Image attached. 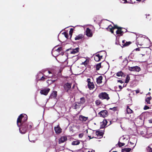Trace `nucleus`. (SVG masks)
<instances>
[{
  "label": "nucleus",
  "mask_w": 152,
  "mask_h": 152,
  "mask_svg": "<svg viewBox=\"0 0 152 152\" xmlns=\"http://www.w3.org/2000/svg\"><path fill=\"white\" fill-rule=\"evenodd\" d=\"M98 115H99L100 117L105 118L109 114L107 110H102L99 112Z\"/></svg>",
  "instance_id": "nucleus-7"
},
{
  "label": "nucleus",
  "mask_w": 152,
  "mask_h": 152,
  "mask_svg": "<svg viewBox=\"0 0 152 152\" xmlns=\"http://www.w3.org/2000/svg\"><path fill=\"white\" fill-rule=\"evenodd\" d=\"M27 115L25 114H21L17 118V123L18 126L20 127L23 124L26 123L25 122L27 120Z\"/></svg>",
  "instance_id": "nucleus-2"
},
{
  "label": "nucleus",
  "mask_w": 152,
  "mask_h": 152,
  "mask_svg": "<svg viewBox=\"0 0 152 152\" xmlns=\"http://www.w3.org/2000/svg\"><path fill=\"white\" fill-rule=\"evenodd\" d=\"M151 96L145 99V102H146L147 104H150V100L151 99Z\"/></svg>",
  "instance_id": "nucleus-33"
},
{
  "label": "nucleus",
  "mask_w": 152,
  "mask_h": 152,
  "mask_svg": "<svg viewBox=\"0 0 152 152\" xmlns=\"http://www.w3.org/2000/svg\"><path fill=\"white\" fill-rule=\"evenodd\" d=\"M86 34L89 37H91L92 36L93 34L91 30L88 28H86Z\"/></svg>",
  "instance_id": "nucleus-13"
},
{
  "label": "nucleus",
  "mask_w": 152,
  "mask_h": 152,
  "mask_svg": "<svg viewBox=\"0 0 152 152\" xmlns=\"http://www.w3.org/2000/svg\"><path fill=\"white\" fill-rule=\"evenodd\" d=\"M88 119V117L84 116L82 115H80L79 117V120L82 122H85Z\"/></svg>",
  "instance_id": "nucleus-19"
},
{
  "label": "nucleus",
  "mask_w": 152,
  "mask_h": 152,
  "mask_svg": "<svg viewBox=\"0 0 152 152\" xmlns=\"http://www.w3.org/2000/svg\"><path fill=\"white\" fill-rule=\"evenodd\" d=\"M130 79V77H129V75H127L126 76V79L125 81V83H128L129 82Z\"/></svg>",
  "instance_id": "nucleus-34"
},
{
  "label": "nucleus",
  "mask_w": 152,
  "mask_h": 152,
  "mask_svg": "<svg viewBox=\"0 0 152 152\" xmlns=\"http://www.w3.org/2000/svg\"><path fill=\"white\" fill-rule=\"evenodd\" d=\"M79 48H77L75 49H72L71 48H70L67 49L66 51H68L69 50H71L70 51V53L75 54L76 53H78L79 51Z\"/></svg>",
  "instance_id": "nucleus-12"
},
{
  "label": "nucleus",
  "mask_w": 152,
  "mask_h": 152,
  "mask_svg": "<svg viewBox=\"0 0 152 152\" xmlns=\"http://www.w3.org/2000/svg\"><path fill=\"white\" fill-rule=\"evenodd\" d=\"M94 151H88L87 152H94Z\"/></svg>",
  "instance_id": "nucleus-57"
},
{
  "label": "nucleus",
  "mask_w": 152,
  "mask_h": 152,
  "mask_svg": "<svg viewBox=\"0 0 152 152\" xmlns=\"http://www.w3.org/2000/svg\"><path fill=\"white\" fill-rule=\"evenodd\" d=\"M46 78L44 76H42V77L39 80H40L44 81Z\"/></svg>",
  "instance_id": "nucleus-47"
},
{
  "label": "nucleus",
  "mask_w": 152,
  "mask_h": 152,
  "mask_svg": "<svg viewBox=\"0 0 152 152\" xmlns=\"http://www.w3.org/2000/svg\"><path fill=\"white\" fill-rule=\"evenodd\" d=\"M129 69L130 71H136L138 72H139L141 70L140 68L137 66L130 67L129 68Z\"/></svg>",
  "instance_id": "nucleus-8"
},
{
  "label": "nucleus",
  "mask_w": 152,
  "mask_h": 152,
  "mask_svg": "<svg viewBox=\"0 0 152 152\" xmlns=\"http://www.w3.org/2000/svg\"><path fill=\"white\" fill-rule=\"evenodd\" d=\"M124 1L125 3H126L127 2V0H123Z\"/></svg>",
  "instance_id": "nucleus-58"
},
{
  "label": "nucleus",
  "mask_w": 152,
  "mask_h": 152,
  "mask_svg": "<svg viewBox=\"0 0 152 152\" xmlns=\"http://www.w3.org/2000/svg\"><path fill=\"white\" fill-rule=\"evenodd\" d=\"M72 85V83L68 82L65 83L63 85L64 91L69 93L71 88Z\"/></svg>",
  "instance_id": "nucleus-4"
},
{
  "label": "nucleus",
  "mask_w": 152,
  "mask_h": 152,
  "mask_svg": "<svg viewBox=\"0 0 152 152\" xmlns=\"http://www.w3.org/2000/svg\"><path fill=\"white\" fill-rule=\"evenodd\" d=\"M117 81L118 82H119L121 83H124V82L121 80H118Z\"/></svg>",
  "instance_id": "nucleus-51"
},
{
  "label": "nucleus",
  "mask_w": 152,
  "mask_h": 152,
  "mask_svg": "<svg viewBox=\"0 0 152 152\" xmlns=\"http://www.w3.org/2000/svg\"><path fill=\"white\" fill-rule=\"evenodd\" d=\"M107 30L110 32L112 33L113 34L114 31H113V28L112 26L110 25L106 28Z\"/></svg>",
  "instance_id": "nucleus-25"
},
{
  "label": "nucleus",
  "mask_w": 152,
  "mask_h": 152,
  "mask_svg": "<svg viewBox=\"0 0 152 152\" xmlns=\"http://www.w3.org/2000/svg\"><path fill=\"white\" fill-rule=\"evenodd\" d=\"M136 40L137 44L140 46H142L144 44L145 40L144 38L142 37H137Z\"/></svg>",
  "instance_id": "nucleus-5"
},
{
  "label": "nucleus",
  "mask_w": 152,
  "mask_h": 152,
  "mask_svg": "<svg viewBox=\"0 0 152 152\" xmlns=\"http://www.w3.org/2000/svg\"><path fill=\"white\" fill-rule=\"evenodd\" d=\"M130 144L131 145H133V148H134V147H135V145H134V143H133L131 142H130Z\"/></svg>",
  "instance_id": "nucleus-50"
},
{
  "label": "nucleus",
  "mask_w": 152,
  "mask_h": 152,
  "mask_svg": "<svg viewBox=\"0 0 152 152\" xmlns=\"http://www.w3.org/2000/svg\"><path fill=\"white\" fill-rule=\"evenodd\" d=\"M116 75L118 77H125L126 74L122 71H119L116 73Z\"/></svg>",
  "instance_id": "nucleus-14"
},
{
  "label": "nucleus",
  "mask_w": 152,
  "mask_h": 152,
  "mask_svg": "<svg viewBox=\"0 0 152 152\" xmlns=\"http://www.w3.org/2000/svg\"><path fill=\"white\" fill-rule=\"evenodd\" d=\"M63 34H64L65 37L67 39L68 36V33L66 32H64L63 33Z\"/></svg>",
  "instance_id": "nucleus-45"
},
{
  "label": "nucleus",
  "mask_w": 152,
  "mask_h": 152,
  "mask_svg": "<svg viewBox=\"0 0 152 152\" xmlns=\"http://www.w3.org/2000/svg\"><path fill=\"white\" fill-rule=\"evenodd\" d=\"M101 63H100L98 64H97L96 65V70H99V69L100 67H101Z\"/></svg>",
  "instance_id": "nucleus-35"
},
{
  "label": "nucleus",
  "mask_w": 152,
  "mask_h": 152,
  "mask_svg": "<svg viewBox=\"0 0 152 152\" xmlns=\"http://www.w3.org/2000/svg\"><path fill=\"white\" fill-rule=\"evenodd\" d=\"M98 97L100 99H106L107 100L110 99L109 95L105 92H101L99 93Z\"/></svg>",
  "instance_id": "nucleus-3"
},
{
  "label": "nucleus",
  "mask_w": 152,
  "mask_h": 152,
  "mask_svg": "<svg viewBox=\"0 0 152 152\" xmlns=\"http://www.w3.org/2000/svg\"><path fill=\"white\" fill-rule=\"evenodd\" d=\"M135 91L137 94H138L139 92V91L138 90H136Z\"/></svg>",
  "instance_id": "nucleus-55"
},
{
  "label": "nucleus",
  "mask_w": 152,
  "mask_h": 152,
  "mask_svg": "<svg viewBox=\"0 0 152 152\" xmlns=\"http://www.w3.org/2000/svg\"><path fill=\"white\" fill-rule=\"evenodd\" d=\"M33 124L31 122L23 124L19 129L20 132L21 133L24 134L28 131H31L33 129Z\"/></svg>",
  "instance_id": "nucleus-1"
},
{
  "label": "nucleus",
  "mask_w": 152,
  "mask_h": 152,
  "mask_svg": "<svg viewBox=\"0 0 152 152\" xmlns=\"http://www.w3.org/2000/svg\"><path fill=\"white\" fill-rule=\"evenodd\" d=\"M141 0H137V1H141Z\"/></svg>",
  "instance_id": "nucleus-63"
},
{
  "label": "nucleus",
  "mask_w": 152,
  "mask_h": 152,
  "mask_svg": "<svg viewBox=\"0 0 152 152\" xmlns=\"http://www.w3.org/2000/svg\"><path fill=\"white\" fill-rule=\"evenodd\" d=\"M102 78L103 77L102 76H100L96 78V82L98 84H100L102 83Z\"/></svg>",
  "instance_id": "nucleus-27"
},
{
  "label": "nucleus",
  "mask_w": 152,
  "mask_h": 152,
  "mask_svg": "<svg viewBox=\"0 0 152 152\" xmlns=\"http://www.w3.org/2000/svg\"><path fill=\"white\" fill-rule=\"evenodd\" d=\"M86 60L83 63V64H87V63H86Z\"/></svg>",
  "instance_id": "nucleus-56"
},
{
  "label": "nucleus",
  "mask_w": 152,
  "mask_h": 152,
  "mask_svg": "<svg viewBox=\"0 0 152 152\" xmlns=\"http://www.w3.org/2000/svg\"><path fill=\"white\" fill-rule=\"evenodd\" d=\"M74 29L73 28H71L69 31V34L70 35V39L71 40V37L72 35Z\"/></svg>",
  "instance_id": "nucleus-37"
},
{
  "label": "nucleus",
  "mask_w": 152,
  "mask_h": 152,
  "mask_svg": "<svg viewBox=\"0 0 152 152\" xmlns=\"http://www.w3.org/2000/svg\"><path fill=\"white\" fill-rule=\"evenodd\" d=\"M95 102L96 105H99L101 103L100 101L99 100H96Z\"/></svg>",
  "instance_id": "nucleus-40"
},
{
  "label": "nucleus",
  "mask_w": 152,
  "mask_h": 152,
  "mask_svg": "<svg viewBox=\"0 0 152 152\" xmlns=\"http://www.w3.org/2000/svg\"><path fill=\"white\" fill-rule=\"evenodd\" d=\"M107 121L106 120H104L101 123L100 127V129L104 128L107 125Z\"/></svg>",
  "instance_id": "nucleus-20"
},
{
  "label": "nucleus",
  "mask_w": 152,
  "mask_h": 152,
  "mask_svg": "<svg viewBox=\"0 0 152 152\" xmlns=\"http://www.w3.org/2000/svg\"><path fill=\"white\" fill-rule=\"evenodd\" d=\"M120 27H118L117 25H115L114 24V26L113 27V30L115 29H118V28H119Z\"/></svg>",
  "instance_id": "nucleus-43"
},
{
  "label": "nucleus",
  "mask_w": 152,
  "mask_h": 152,
  "mask_svg": "<svg viewBox=\"0 0 152 152\" xmlns=\"http://www.w3.org/2000/svg\"><path fill=\"white\" fill-rule=\"evenodd\" d=\"M57 79V78L56 79V80H48L47 82L48 84H51V83H53V82H54Z\"/></svg>",
  "instance_id": "nucleus-36"
},
{
  "label": "nucleus",
  "mask_w": 152,
  "mask_h": 152,
  "mask_svg": "<svg viewBox=\"0 0 152 152\" xmlns=\"http://www.w3.org/2000/svg\"><path fill=\"white\" fill-rule=\"evenodd\" d=\"M54 129L56 134H59L61 132L62 129L59 125H58L56 127H55Z\"/></svg>",
  "instance_id": "nucleus-17"
},
{
  "label": "nucleus",
  "mask_w": 152,
  "mask_h": 152,
  "mask_svg": "<svg viewBox=\"0 0 152 152\" xmlns=\"http://www.w3.org/2000/svg\"><path fill=\"white\" fill-rule=\"evenodd\" d=\"M125 42H126V41L125 40H123L122 41V44H124V43H125Z\"/></svg>",
  "instance_id": "nucleus-54"
},
{
  "label": "nucleus",
  "mask_w": 152,
  "mask_h": 152,
  "mask_svg": "<svg viewBox=\"0 0 152 152\" xmlns=\"http://www.w3.org/2000/svg\"><path fill=\"white\" fill-rule=\"evenodd\" d=\"M74 105V108L75 109H79L81 106L78 102H75Z\"/></svg>",
  "instance_id": "nucleus-23"
},
{
  "label": "nucleus",
  "mask_w": 152,
  "mask_h": 152,
  "mask_svg": "<svg viewBox=\"0 0 152 152\" xmlns=\"http://www.w3.org/2000/svg\"><path fill=\"white\" fill-rule=\"evenodd\" d=\"M118 145L119 147H121L122 146H124L125 145V143L124 142H121L120 141H119L118 143Z\"/></svg>",
  "instance_id": "nucleus-38"
},
{
  "label": "nucleus",
  "mask_w": 152,
  "mask_h": 152,
  "mask_svg": "<svg viewBox=\"0 0 152 152\" xmlns=\"http://www.w3.org/2000/svg\"><path fill=\"white\" fill-rule=\"evenodd\" d=\"M117 107H114L113 108H110L109 109L110 110H113L114 111H115L117 110Z\"/></svg>",
  "instance_id": "nucleus-42"
},
{
  "label": "nucleus",
  "mask_w": 152,
  "mask_h": 152,
  "mask_svg": "<svg viewBox=\"0 0 152 152\" xmlns=\"http://www.w3.org/2000/svg\"><path fill=\"white\" fill-rule=\"evenodd\" d=\"M50 90V89L49 88H44L40 90V93L42 94L47 95L49 92Z\"/></svg>",
  "instance_id": "nucleus-9"
},
{
  "label": "nucleus",
  "mask_w": 152,
  "mask_h": 152,
  "mask_svg": "<svg viewBox=\"0 0 152 152\" xmlns=\"http://www.w3.org/2000/svg\"><path fill=\"white\" fill-rule=\"evenodd\" d=\"M88 137H90V139H92V138H93V137H92V138H91V137H90V136H88Z\"/></svg>",
  "instance_id": "nucleus-62"
},
{
  "label": "nucleus",
  "mask_w": 152,
  "mask_h": 152,
  "mask_svg": "<svg viewBox=\"0 0 152 152\" xmlns=\"http://www.w3.org/2000/svg\"><path fill=\"white\" fill-rule=\"evenodd\" d=\"M124 28L122 27H120L116 31V34H118L119 36H122L124 33V31H123L122 29Z\"/></svg>",
  "instance_id": "nucleus-10"
},
{
  "label": "nucleus",
  "mask_w": 152,
  "mask_h": 152,
  "mask_svg": "<svg viewBox=\"0 0 152 152\" xmlns=\"http://www.w3.org/2000/svg\"><path fill=\"white\" fill-rule=\"evenodd\" d=\"M123 63V65H126L128 63V61H127V60H126V59H125V60H124L123 61V62L122 63Z\"/></svg>",
  "instance_id": "nucleus-41"
},
{
  "label": "nucleus",
  "mask_w": 152,
  "mask_h": 152,
  "mask_svg": "<svg viewBox=\"0 0 152 152\" xmlns=\"http://www.w3.org/2000/svg\"><path fill=\"white\" fill-rule=\"evenodd\" d=\"M149 108H150V107H149L146 105L143 108V109L144 110H146L149 109Z\"/></svg>",
  "instance_id": "nucleus-46"
},
{
  "label": "nucleus",
  "mask_w": 152,
  "mask_h": 152,
  "mask_svg": "<svg viewBox=\"0 0 152 152\" xmlns=\"http://www.w3.org/2000/svg\"><path fill=\"white\" fill-rule=\"evenodd\" d=\"M87 82H88V85L89 86L90 84H91L92 82H91V80L90 78H88L87 79Z\"/></svg>",
  "instance_id": "nucleus-44"
},
{
  "label": "nucleus",
  "mask_w": 152,
  "mask_h": 152,
  "mask_svg": "<svg viewBox=\"0 0 152 152\" xmlns=\"http://www.w3.org/2000/svg\"><path fill=\"white\" fill-rule=\"evenodd\" d=\"M126 110L128 114H131L134 113L133 111L129 107V106H127Z\"/></svg>",
  "instance_id": "nucleus-26"
},
{
  "label": "nucleus",
  "mask_w": 152,
  "mask_h": 152,
  "mask_svg": "<svg viewBox=\"0 0 152 152\" xmlns=\"http://www.w3.org/2000/svg\"><path fill=\"white\" fill-rule=\"evenodd\" d=\"M95 133L97 137H102L104 134V132L101 130H97L96 131Z\"/></svg>",
  "instance_id": "nucleus-21"
},
{
  "label": "nucleus",
  "mask_w": 152,
  "mask_h": 152,
  "mask_svg": "<svg viewBox=\"0 0 152 152\" xmlns=\"http://www.w3.org/2000/svg\"><path fill=\"white\" fill-rule=\"evenodd\" d=\"M131 115H130V118H134V116H132V117H131Z\"/></svg>",
  "instance_id": "nucleus-60"
},
{
  "label": "nucleus",
  "mask_w": 152,
  "mask_h": 152,
  "mask_svg": "<svg viewBox=\"0 0 152 152\" xmlns=\"http://www.w3.org/2000/svg\"><path fill=\"white\" fill-rule=\"evenodd\" d=\"M67 140V138L66 136L61 137L58 140V143L60 144L64 142Z\"/></svg>",
  "instance_id": "nucleus-16"
},
{
  "label": "nucleus",
  "mask_w": 152,
  "mask_h": 152,
  "mask_svg": "<svg viewBox=\"0 0 152 152\" xmlns=\"http://www.w3.org/2000/svg\"><path fill=\"white\" fill-rule=\"evenodd\" d=\"M83 135V134L82 133V134H80L79 135V137L80 138H82Z\"/></svg>",
  "instance_id": "nucleus-48"
},
{
  "label": "nucleus",
  "mask_w": 152,
  "mask_h": 152,
  "mask_svg": "<svg viewBox=\"0 0 152 152\" xmlns=\"http://www.w3.org/2000/svg\"><path fill=\"white\" fill-rule=\"evenodd\" d=\"M74 87H75V85H74L73 86H72V88H74Z\"/></svg>",
  "instance_id": "nucleus-61"
},
{
  "label": "nucleus",
  "mask_w": 152,
  "mask_h": 152,
  "mask_svg": "<svg viewBox=\"0 0 152 152\" xmlns=\"http://www.w3.org/2000/svg\"><path fill=\"white\" fill-rule=\"evenodd\" d=\"M149 122L150 123H152V118L150 119L149 120Z\"/></svg>",
  "instance_id": "nucleus-52"
},
{
  "label": "nucleus",
  "mask_w": 152,
  "mask_h": 152,
  "mask_svg": "<svg viewBox=\"0 0 152 152\" xmlns=\"http://www.w3.org/2000/svg\"><path fill=\"white\" fill-rule=\"evenodd\" d=\"M48 72L49 74H50L51 73V72L50 71H48Z\"/></svg>",
  "instance_id": "nucleus-59"
},
{
  "label": "nucleus",
  "mask_w": 152,
  "mask_h": 152,
  "mask_svg": "<svg viewBox=\"0 0 152 152\" xmlns=\"http://www.w3.org/2000/svg\"><path fill=\"white\" fill-rule=\"evenodd\" d=\"M132 42H126L124 44H122V45H121L122 48L124 47H125L128 46L132 44Z\"/></svg>",
  "instance_id": "nucleus-28"
},
{
  "label": "nucleus",
  "mask_w": 152,
  "mask_h": 152,
  "mask_svg": "<svg viewBox=\"0 0 152 152\" xmlns=\"http://www.w3.org/2000/svg\"><path fill=\"white\" fill-rule=\"evenodd\" d=\"M112 152H117V151H113Z\"/></svg>",
  "instance_id": "nucleus-64"
},
{
  "label": "nucleus",
  "mask_w": 152,
  "mask_h": 152,
  "mask_svg": "<svg viewBox=\"0 0 152 152\" xmlns=\"http://www.w3.org/2000/svg\"><path fill=\"white\" fill-rule=\"evenodd\" d=\"M136 51H140L142 52H144L142 53L141 54L142 55L144 56L145 55V53L146 52V51L145 49L143 48H137L135 49Z\"/></svg>",
  "instance_id": "nucleus-22"
},
{
  "label": "nucleus",
  "mask_w": 152,
  "mask_h": 152,
  "mask_svg": "<svg viewBox=\"0 0 152 152\" xmlns=\"http://www.w3.org/2000/svg\"><path fill=\"white\" fill-rule=\"evenodd\" d=\"M118 87L119 88H120V90H121L122 88V86L120 85H119L118 86Z\"/></svg>",
  "instance_id": "nucleus-53"
},
{
  "label": "nucleus",
  "mask_w": 152,
  "mask_h": 152,
  "mask_svg": "<svg viewBox=\"0 0 152 152\" xmlns=\"http://www.w3.org/2000/svg\"><path fill=\"white\" fill-rule=\"evenodd\" d=\"M103 56L101 55L100 54H98L95 55L94 57V59L96 61H99L102 58Z\"/></svg>",
  "instance_id": "nucleus-11"
},
{
  "label": "nucleus",
  "mask_w": 152,
  "mask_h": 152,
  "mask_svg": "<svg viewBox=\"0 0 152 152\" xmlns=\"http://www.w3.org/2000/svg\"><path fill=\"white\" fill-rule=\"evenodd\" d=\"M57 95V92L56 91H53L51 94L50 98H56Z\"/></svg>",
  "instance_id": "nucleus-24"
},
{
  "label": "nucleus",
  "mask_w": 152,
  "mask_h": 152,
  "mask_svg": "<svg viewBox=\"0 0 152 152\" xmlns=\"http://www.w3.org/2000/svg\"><path fill=\"white\" fill-rule=\"evenodd\" d=\"M80 143V142L79 140H77L76 141H74L72 142V145H78Z\"/></svg>",
  "instance_id": "nucleus-31"
},
{
  "label": "nucleus",
  "mask_w": 152,
  "mask_h": 152,
  "mask_svg": "<svg viewBox=\"0 0 152 152\" xmlns=\"http://www.w3.org/2000/svg\"><path fill=\"white\" fill-rule=\"evenodd\" d=\"M135 122L138 126L142 125L144 123V120L141 117H138L135 120Z\"/></svg>",
  "instance_id": "nucleus-6"
},
{
  "label": "nucleus",
  "mask_w": 152,
  "mask_h": 152,
  "mask_svg": "<svg viewBox=\"0 0 152 152\" xmlns=\"http://www.w3.org/2000/svg\"><path fill=\"white\" fill-rule=\"evenodd\" d=\"M84 35L83 34H80L77 35L74 38L75 40H82L84 38Z\"/></svg>",
  "instance_id": "nucleus-15"
},
{
  "label": "nucleus",
  "mask_w": 152,
  "mask_h": 152,
  "mask_svg": "<svg viewBox=\"0 0 152 152\" xmlns=\"http://www.w3.org/2000/svg\"><path fill=\"white\" fill-rule=\"evenodd\" d=\"M132 149L129 148H122L121 150L122 152H129Z\"/></svg>",
  "instance_id": "nucleus-29"
},
{
  "label": "nucleus",
  "mask_w": 152,
  "mask_h": 152,
  "mask_svg": "<svg viewBox=\"0 0 152 152\" xmlns=\"http://www.w3.org/2000/svg\"><path fill=\"white\" fill-rule=\"evenodd\" d=\"M88 88L90 89V90L93 89L94 88V85L93 82H92L91 83V84H90L89 86L88 85Z\"/></svg>",
  "instance_id": "nucleus-30"
},
{
  "label": "nucleus",
  "mask_w": 152,
  "mask_h": 152,
  "mask_svg": "<svg viewBox=\"0 0 152 152\" xmlns=\"http://www.w3.org/2000/svg\"><path fill=\"white\" fill-rule=\"evenodd\" d=\"M86 99L85 97H82L80 98V101L78 102L81 105L85 104L86 102Z\"/></svg>",
  "instance_id": "nucleus-18"
},
{
  "label": "nucleus",
  "mask_w": 152,
  "mask_h": 152,
  "mask_svg": "<svg viewBox=\"0 0 152 152\" xmlns=\"http://www.w3.org/2000/svg\"><path fill=\"white\" fill-rule=\"evenodd\" d=\"M62 48L61 47H59L56 50V51L58 53H60L62 50Z\"/></svg>",
  "instance_id": "nucleus-39"
},
{
  "label": "nucleus",
  "mask_w": 152,
  "mask_h": 152,
  "mask_svg": "<svg viewBox=\"0 0 152 152\" xmlns=\"http://www.w3.org/2000/svg\"><path fill=\"white\" fill-rule=\"evenodd\" d=\"M124 136H123V137L122 138V140H127L128 139L126 137H124Z\"/></svg>",
  "instance_id": "nucleus-49"
},
{
  "label": "nucleus",
  "mask_w": 152,
  "mask_h": 152,
  "mask_svg": "<svg viewBox=\"0 0 152 152\" xmlns=\"http://www.w3.org/2000/svg\"><path fill=\"white\" fill-rule=\"evenodd\" d=\"M147 150L148 152H152V145H151L148 146Z\"/></svg>",
  "instance_id": "nucleus-32"
}]
</instances>
